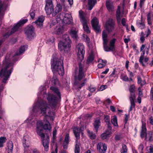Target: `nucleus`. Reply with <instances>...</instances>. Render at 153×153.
I'll return each instance as SVG.
<instances>
[{
    "label": "nucleus",
    "instance_id": "33",
    "mask_svg": "<svg viewBox=\"0 0 153 153\" xmlns=\"http://www.w3.org/2000/svg\"><path fill=\"white\" fill-rule=\"evenodd\" d=\"M57 72V71H56V72L55 73L53 72L54 74L53 76V78L52 79L51 82L54 85H55L59 83L58 79L57 78L55 74L56 73V72ZM57 72H58L57 71ZM58 73L59 74V73Z\"/></svg>",
    "mask_w": 153,
    "mask_h": 153
},
{
    "label": "nucleus",
    "instance_id": "30",
    "mask_svg": "<svg viewBox=\"0 0 153 153\" xmlns=\"http://www.w3.org/2000/svg\"><path fill=\"white\" fill-rule=\"evenodd\" d=\"M137 25L138 27L142 29L145 28V25L144 22L143 21L142 17H141V21H138L137 22Z\"/></svg>",
    "mask_w": 153,
    "mask_h": 153
},
{
    "label": "nucleus",
    "instance_id": "61",
    "mask_svg": "<svg viewBox=\"0 0 153 153\" xmlns=\"http://www.w3.org/2000/svg\"><path fill=\"white\" fill-rule=\"evenodd\" d=\"M23 146L25 148V151L27 152L28 151V148L29 147V146H27L25 143H23Z\"/></svg>",
    "mask_w": 153,
    "mask_h": 153
},
{
    "label": "nucleus",
    "instance_id": "13",
    "mask_svg": "<svg viewBox=\"0 0 153 153\" xmlns=\"http://www.w3.org/2000/svg\"><path fill=\"white\" fill-rule=\"evenodd\" d=\"M36 132L37 134L40 136L41 139L45 137V135L43 133V130L42 129L43 123L41 121L37 122L36 124Z\"/></svg>",
    "mask_w": 153,
    "mask_h": 153
},
{
    "label": "nucleus",
    "instance_id": "36",
    "mask_svg": "<svg viewBox=\"0 0 153 153\" xmlns=\"http://www.w3.org/2000/svg\"><path fill=\"white\" fill-rule=\"evenodd\" d=\"M57 133V129L56 127H54L53 128V137L52 142L54 143L55 140L56 138V134Z\"/></svg>",
    "mask_w": 153,
    "mask_h": 153
},
{
    "label": "nucleus",
    "instance_id": "45",
    "mask_svg": "<svg viewBox=\"0 0 153 153\" xmlns=\"http://www.w3.org/2000/svg\"><path fill=\"white\" fill-rule=\"evenodd\" d=\"M120 11L119 9H118L117 11L116 12V17L117 18V21L118 22H120Z\"/></svg>",
    "mask_w": 153,
    "mask_h": 153
},
{
    "label": "nucleus",
    "instance_id": "9",
    "mask_svg": "<svg viewBox=\"0 0 153 153\" xmlns=\"http://www.w3.org/2000/svg\"><path fill=\"white\" fill-rule=\"evenodd\" d=\"M77 50V56L79 60L82 61L84 58L85 51L84 45L82 43L79 44L76 46Z\"/></svg>",
    "mask_w": 153,
    "mask_h": 153
},
{
    "label": "nucleus",
    "instance_id": "34",
    "mask_svg": "<svg viewBox=\"0 0 153 153\" xmlns=\"http://www.w3.org/2000/svg\"><path fill=\"white\" fill-rule=\"evenodd\" d=\"M88 134L90 138L91 139H95L96 138V135L92 132L89 130H87Z\"/></svg>",
    "mask_w": 153,
    "mask_h": 153
},
{
    "label": "nucleus",
    "instance_id": "64",
    "mask_svg": "<svg viewBox=\"0 0 153 153\" xmlns=\"http://www.w3.org/2000/svg\"><path fill=\"white\" fill-rule=\"evenodd\" d=\"M150 98L151 99L153 100V90H152V88H151V90L150 92Z\"/></svg>",
    "mask_w": 153,
    "mask_h": 153
},
{
    "label": "nucleus",
    "instance_id": "10",
    "mask_svg": "<svg viewBox=\"0 0 153 153\" xmlns=\"http://www.w3.org/2000/svg\"><path fill=\"white\" fill-rule=\"evenodd\" d=\"M107 36L108 35L106 32L105 30L103 31L102 33V38L103 40L104 48L105 51L108 52L112 51L113 49L112 48L110 47H109L107 45L108 42Z\"/></svg>",
    "mask_w": 153,
    "mask_h": 153
},
{
    "label": "nucleus",
    "instance_id": "23",
    "mask_svg": "<svg viewBox=\"0 0 153 153\" xmlns=\"http://www.w3.org/2000/svg\"><path fill=\"white\" fill-rule=\"evenodd\" d=\"M62 10V7L60 4H57L55 7L54 11H53L52 15L53 16H55L56 14L61 11Z\"/></svg>",
    "mask_w": 153,
    "mask_h": 153
},
{
    "label": "nucleus",
    "instance_id": "12",
    "mask_svg": "<svg viewBox=\"0 0 153 153\" xmlns=\"http://www.w3.org/2000/svg\"><path fill=\"white\" fill-rule=\"evenodd\" d=\"M9 0H4L3 1L2 4H1L2 1L0 0V21H1L2 17L4 15V11L8 6Z\"/></svg>",
    "mask_w": 153,
    "mask_h": 153
},
{
    "label": "nucleus",
    "instance_id": "41",
    "mask_svg": "<svg viewBox=\"0 0 153 153\" xmlns=\"http://www.w3.org/2000/svg\"><path fill=\"white\" fill-rule=\"evenodd\" d=\"M135 97V93H130V95L129 97L130 102H135L134 100Z\"/></svg>",
    "mask_w": 153,
    "mask_h": 153
},
{
    "label": "nucleus",
    "instance_id": "48",
    "mask_svg": "<svg viewBox=\"0 0 153 153\" xmlns=\"http://www.w3.org/2000/svg\"><path fill=\"white\" fill-rule=\"evenodd\" d=\"M143 146L142 143L140 144L138 147V149L140 153H143Z\"/></svg>",
    "mask_w": 153,
    "mask_h": 153
},
{
    "label": "nucleus",
    "instance_id": "53",
    "mask_svg": "<svg viewBox=\"0 0 153 153\" xmlns=\"http://www.w3.org/2000/svg\"><path fill=\"white\" fill-rule=\"evenodd\" d=\"M97 3V0H88V4L95 5Z\"/></svg>",
    "mask_w": 153,
    "mask_h": 153
},
{
    "label": "nucleus",
    "instance_id": "39",
    "mask_svg": "<svg viewBox=\"0 0 153 153\" xmlns=\"http://www.w3.org/2000/svg\"><path fill=\"white\" fill-rule=\"evenodd\" d=\"M94 59V56L92 54H90L88 57L87 62V63L89 64Z\"/></svg>",
    "mask_w": 153,
    "mask_h": 153
},
{
    "label": "nucleus",
    "instance_id": "47",
    "mask_svg": "<svg viewBox=\"0 0 153 153\" xmlns=\"http://www.w3.org/2000/svg\"><path fill=\"white\" fill-rule=\"evenodd\" d=\"M116 41L115 39H113L110 42V45L111 48H112L113 50L114 48V45Z\"/></svg>",
    "mask_w": 153,
    "mask_h": 153
},
{
    "label": "nucleus",
    "instance_id": "27",
    "mask_svg": "<svg viewBox=\"0 0 153 153\" xmlns=\"http://www.w3.org/2000/svg\"><path fill=\"white\" fill-rule=\"evenodd\" d=\"M111 132L108 130L106 131L105 132L102 134L101 135L102 139L103 140L108 139L110 137Z\"/></svg>",
    "mask_w": 153,
    "mask_h": 153
},
{
    "label": "nucleus",
    "instance_id": "1",
    "mask_svg": "<svg viewBox=\"0 0 153 153\" xmlns=\"http://www.w3.org/2000/svg\"><path fill=\"white\" fill-rule=\"evenodd\" d=\"M38 106V104H36L33 108V111L34 112L40 113L42 115H45L48 117H52L53 113L51 111L50 108L48 107V104L46 102L42 101L40 103Z\"/></svg>",
    "mask_w": 153,
    "mask_h": 153
},
{
    "label": "nucleus",
    "instance_id": "35",
    "mask_svg": "<svg viewBox=\"0 0 153 153\" xmlns=\"http://www.w3.org/2000/svg\"><path fill=\"white\" fill-rule=\"evenodd\" d=\"M86 81V79H84V82L80 84H77L76 82H75L74 84L75 88H79V89H81L82 87L84 86L85 85V83Z\"/></svg>",
    "mask_w": 153,
    "mask_h": 153
},
{
    "label": "nucleus",
    "instance_id": "50",
    "mask_svg": "<svg viewBox=\"0 0 153 153\" xmlns=\"http://www.w3.org/2000/svg\"><path fill=\"white\" fill-rule=\"evenodd\" d=\"M69 135L68 134H66L64 140V142L65 143H69Z\"/></svg>",
    "mask_w": 153,
    "mask_h": 153
},
{
    "label": "nucleus",
    "instance_id": "24",
    "mask_svg": "<svg viewBox=\"0 0 153 153\" xmlns=\"http://www.w3.org/2000/svg\"><path fill=\"white\" fill-rule=\"evenodd\" d=\"M64 31V28L62 26H57L55 30V32L57 34H62Z\"/></svg>",
    "mask_w": 153,
    "mask_h": 153
},
{
    "label": "nucleus",
    "instance_id": "2",
    "mask_svg": "<svg viewBox=\"0 0 153 153\" xmlns=\"http://www.w3.org/2000/svg\"><path fill=\"white\" fill-rule=\"evenodd\" d=\"M51 60V67L52 71L55 73L58 72L59 75L63 76L64 74V68L63 63L62 61H59L57 58H55Z\"/></svg>",
    "mask_w": 153,
    "mask_h": 153
},
{
    "label": "nucleus",
    "instance_id": "17",
    "mask_svg": "<svg viewBox=\"0 0 153 153\" xmlns=\"http://www.w3.org/2000/svg\"><path fill=\"white\" fill-rule=\"evenodd\" d=\"M97 150L100 153H105L107 149L106 145L103 143H99L97 146Z\"/></svg>",
    "mask_w": 153,
    "mask_h": 153
},
{
    "label": "nucleus",
    "instance_id": "28",
    "mask_svg": "<svg viewBox=\"0 0 153 153\" xmlns=\"http://www.w3.org/2000/svg\"><path fill=\"white\" fill-rule=\"evenodd\" d=\"M44 20V18L42 16L40 17L34 23L37 25L39 26H42V23Z\"/></svg>",
    "mask_w": 153,
    "mask_h": 153
},
{
    "label": "nucleus",
    "instance_id": "15",
    "mask_svg": "<svg viewBox=\"0 0 153 153\" xmlns=\"http://www.w3.org/2000/svg\"><path fill=\"white\" fill-rule=\"evenodd\" d=\"M114 23L112 19H110L106 22L105 28L108 33L112 31L114 28Z\"/></svg>",
    "mask_w": 153,
    "mask_h": 153
},
{
    "label": "nucleus",
    "instance_id": "18",
    "mask_svg": "<svg viewBox=\"0 0 153 153\" xmlns=\"http://www.w3.org/2000/svg\"><path fill=\"white\" fill-rule=\"evenodd\" d=\"M42 144L44 147V149L45 151H47L49 149V137L47 135L46 138L45 137L42 138Z\"/></svg>",
    "mask_w": 153,
    "mask_h": 153
},
{
    "label": "nucleus",
    "instance_id": "63",
    "mask_svg": "<svg viewBox=\"0 0 153 153\" xmlns=\"http://www.w3.org/2000/svg\"><path fill=\"white\" fill-rule=\"evenodd\" d=\"M105 64L102 63H100L98 65V68H103L105 66Z\"/></svg>",
    "mask_w": 153,
    "mask_h": 153
},
{
    "label": "nucleus",
    "instance_id": "19",
    "mask_svg": "<svg viewBox=\"0 0 153 153\" xmlns=\"http://www.w3.org/2000/svg\"><path fill=\"white\" fill-rule=\"evenodd\" d=\"M77 29L74 27L71 28L69 31V33L72 37L74 39H76L77 37Z\"/></svg>",
    "mask_w": 153,
    "mask_h": 153
},
{
    "label": "nucleus",
    "instance_id": "29",
    "mask_svg": "<svg viewBox=\"0 0 153 153\" xmlns=\"http://www.w3.org/2000/svg\"><path fill=\"white\" fill-rule=\"evenodd\" d=\"M79 15L80 19V21L81 22L88 20L85 17V14L83 12L80 10L79 11Z\"/></svg>",
    "mask_w": 153,
    "mask_h": 153
},
{
    "label": "nucleus",
    "instance_id": "59",
    "mask_svg": "<svg viewBox=\"0 0 153 153\" xmlns=\"http://www.w3.org/2000/svg\"><path fill=\"white\" fill-rule=\"evenodd\" d=\"M69 143H65L63 142V148L65 149H67L68 145Z\"/></svg>",
    "mask_w": 153,
    "mask_h": 153
},
{
    "label": "nucleus",
    "instance_id": "7",
    "mask_svg": "<svg viewBox=\"0 0 153 153\" xmlns=\"http://www.w3.org/2000/svg\"><path fill=\"white\" fill-rule=\"evenodd\" d=\"M59 17L65 24H70L72 22V18L70 14L62 13L60 14Z\"/></svg>",
    "mask_w": 153,
    "mask_h": 153
},
{
    "label": "nucleus",
    "instance_id": "54",
    "mask_svg": "<svg viewBox=\"0 0 153 153\" xmlns=\"http://www.w3.org/2000/svg\"><path fill=\"white\" fill-rule=\"evenodd\" d=\"M121 79L125 82L129 81V78L127 75L122 76Z\"/></svg>",
    "mask_w": 153,
    "mask_h": 153
},
{
    "label": "nucleus",
    "instance_id": "4",
    "mask_svg": "<svg viewBox=\"0 0 153 153\" xmlns=\"http://www.w3.org/2000/svg\"><path fill=\"white\" fill-rule=\"evenodd\" d=\"M50 89L54 92L57 96L53 94H49L47 97V100L53 107L55 106L59 100L61 99V95L58 89L54 87H51Z\"/></svg>",
    "mask_w": 153,
    "mask_h": 153
},
{
    "label": "nucleus",
    "instance_id": "62",
    "mask_svg": "<svg viewBox=\"0 0 153 153\" xmlns=\"http://www.w3.org/2000/svg\"><path fill=\"white\" fill-rule=\"evenodd\" d=\"M4 113V111L1 110L0 112V120L3 118V115Z\"/></svg>",
    "mask_w": 153,
    "mask_h": 153
},
{
    "label": "nucleus",
    "instance_id": "37",
    "mask_svg": "<svg viewBox=\"0 0 153 153\" xmlns=\"http://www.w3.org/2000/svg\"><path fill=\"white\" fill-rule=\"evenodd\" d=\"M6 140L7 139L5 137H0V148L3 146L4 143L6 142Z\"/></svg>",
    "mask_w": 153,
    "mask_h": 153
},
{
    "label": "nucleus",
    "instance_id": "11",
    "mask_svg": "<svg viewBox=\"0 0 153 153\" xmlns=\"http://www.w3.org/2000/svg\"><path fill=\"white\" fill-rule=\"evenodd\" d=\"M45 10L48 15L52 13L53 11L54 6L53 4L52 0H46Z\"/></svg>",
    "mask_w": 153,
    "mask_h": 153
},
{
    "label": "nucleus",
    "instance_id": "21",
    "mask_svg": "<svg viewBox=\"0 0 153 153\" xmlns=\"http://www.w3.org/2000/svg\"><path fill=\"white\" fill-rule=\"evenodd\" d=\"M44 120L45 121V123L44 126L43 125L42 128L43 127L45 130H48L49 131H51V127L49 122L48 121L47 117L45 116Z\"/></svg>",
    "mask_w": 153,
    "mask_h": 153
},
{
    "label": "nucleus",
    "instance_id": "5",
    "mask_svg": "<svg viewBox=\"0 0 153 153\" xmlns=\"http://www.w3.org/2000/svg\"><path fill=\"white\" fill-rule=\"evenodd\" d=\"M142 126L140 136L142 138L145 136V140L151 142L153 141V133L151 131H148L146 133L147 129L146 127V123L142 120Z\"/></svg>",
    "mask_w": 153,
    "mask_h": 153
},
{
    "label": "nucleus",
    "instance_id": "44",
    "mask_svg": "<svg viewBox=\"0 0 153 153\" xmlns=\"http://www.w3.org/2000/svg\"><path fill=\"white\" fill-rule=\"evenodd\" d=\"M127 149L126 146L123 144L122 145V149L121 150V153H127Z\"/></svg>",
    "mask_w": 153,
    "mask_h": 153
},
{
    "label": "nucleus",
    "instance_id": "58",
    "mask_svg": "<svg viewBox=\"0 0 153 153\" xmlns=\"http://www.w3.org/2000/svg\"><path fill=\"white\" fill-rule=\"evenodd\" d=\"M148 151L150 153H153V146L152 145H151L149 147Z\"/></svg>",
    "mask_w": 153,
    "mask_h": 153
},
{
    "label": "nucleus",
    "instance_id": "42",
    "mask_svg": "<svg viewBox=\"0 0 153 153\" xmlns=\"http://www.w3.org/2000/svg\"><path fill=\"white\" fill-rule=\"evenodd\" d=\"M142 53L141 54V56H140L139 59V62L143 66H144L145 65L143 63V61L144 58L143 56L145 54V52L144 51H142Z\"/></svg>",
    "mask_w": 153,
    "mask_h": 153
},
{
    "label": "nucleus",
    "instance_id": "55",
    "mask_svg": "<svg viewBox=\"0 0 153 153\" xmlns=\"http://www.w3.org/2000/svg\"><path fill=\"white\" fill-rule=\"evenodd\" d=\"M109 117L108 115H106L105 116L104 120H105V122L107 123H110V120H109Z\"/></svg>",
    "mask_w": 153,
    "mask_h": 153
},
{
    "label": "nucleus",
    "instance_id": "32",
    "mask_svg": "<svg viewBox=\"0 0 153 153\" xmlns=\"http://www.w3.org/2000/svg\"><path fill=\"white\" fill-rule=\"evenodd\" d=\"M76 145L75 148V153H79L80 151V143L77 140H76Z\"/></svg>",
    "mask_w": 153,
    "mask_h": 153
},
{
    "label": "nucleus",
    "instance_id": "51",
    "mask_svg": "<svg viewBox=\"0 0 153 153\" xmlns=\"http://www.w3.org/2000/svg\"><path fill=\"white\" fill-rule=\"evenodd\" d=\"M87 22L88 20L81 22L82 24L84 29L88 27L87 25Z\"/></svg>",
    "mask_w": 153,
    "mask_h": 153
},
{
    "label": "nucleus",
    "instance_id": "43",
    "mask_svg": "<svg viewBox=\"0 0 153 153\" xmlns=\"http://www.w3.org/2000/svg\"><path fill=\"white\" fill-rule=\"evenodd\" d=\"M7 147L8 150H13V143L11 141H9L7 143Z\"/></svg>",
    "mask_w": 153,
    "mask_h": 153
},
{
    "label": "nucleus",
    "instance_id": "31",
    "mask_svg": "<svg viewBox=\"0 0 153 153\" xmlns=\"http://www.w3.org/2000/svg\"><path fill=\"white\" fill-rule=\"evenodd\" d=\"M153 17V15L151 12H149L147 15V20L148 24L151 25L152 24V18Z\"/></svg>",
    "mask_w": 153,
    "mask_h": 153
},
{
    "label": "nucleus",
    "instance_id": "52",
    "mask_svg": "<svg viewBox=\"0 0 153 153\" xmlns=\"http://www.w3.org/2000/svg\"><path fill=\"white\" fill-rule=\"evenodd\" d=\"M131 105L130 108L129 109L128 111L129 112L131 111L133 108H134L135 106V102H130Z\"/></svg>",
    "mask_w": 153,
    "mask_h": 153
},
{
    "label": "nucleus",
    "instance_id": "46",
    "mask_svg": "<svg viewBox=\"0 0 153 153\" xmlns=\"http://www.w3.org/2000/svg\"><path fill=\"white\" fill-rule=\"evenodd\" d=\"M129 90L130 93H135V87L134 85H132L130 86Z\"/></svg>",
    "mask_w": 153,
    "mask_h": 153
},
{
    "label": "nucleus",
    "instance_id": "60",
    "mask_svg": "<svg viewBox=\"0 0 153 153\" xmlns=\"http://www.w3.org/2000/svg\"><path fill=\"white\" fill-rule=\"evenodd\" d=\"M85 41L87 44H89L90 42V39L88 38L87 36H86L85 38Z\"/></svg>",
    "mask_w": 153,
    "mask_h": 153
},
{
    "label": "nucleus",
    "instance_id": "25",
    "mask_svg": "<svg viewBox=\"0 0 153 153\" xmlns=\"http://www.w3.org/2000/svg\"><path fill=\"white\" fill-rule=\"evenodd\" d=\"M27 46H21L19 49V51H17L14 56H18L19 55L25 52V50L27 48Z\"/></svg>",
    "mask_w": 153,
    "mask_h": 153
},
{
    "label": "nucleus",
    "instance_id": "8",
    "mask_svg": "<svg viewBox=\"0 0 153 153\" xmlns=\"http://www.w3.org/2000/svg\"><path fill=\"white\" fill-rule=\"evenodd\" d=\"M34 28L31 25H28L25 30V33L28 40H30L33 38L35 36L34 33Z\"/></svg>",
    "mask_w": 153,
    "mask_h": 153
},
{
    "label": "nucleus",
    "instance_id": "3",
    "mask_svg": "<svg viewBox=\"0 0 153 153\" xmlns=\"http://www.w3.org/2000/svg\"><path fill=\"white\" fill-rule=\"evenodd\" d=\"M62 39L63 40L58 43L59 49L60 51H64L67 52L71 48V41L67 34L63 35Z\"/></svg>",
    "mask_w": 153,
    "mask_h": 153
},
{
    "label": "nucleus",
    "instance_id": "14",
    "mask_svg": "<svg viewBox=\"0 0 153 153\" xmlns=\"http://www.w3.org/2000/svg\"><path fill=\"white\" fill-rule=\"evenodd\" d=\"M83 67L81 63L79 64V71L77 75L75 76V79L76 81L81 80L85 76L84 72L83 71Z\"/></svg>",
    "mask_w": 153,
    "mask_h": 153
},
{
    "label": "nucleus",
    "instance_id": "26",
    "mask_svg": "<svg viewBox=\"0 0 153 153\" xmlns=\"http://www.w3.org/2000/svg\"><path fill=\"white\" fill-rule=\"evenodd\" d=\"M100 120L99 119H97L95 120L94 123V126L96 132H97L100 126Z\"/></svg>",
    "mask_w": 153,
    "mask_h": 153
},
{
    "label": "nucleus",
    "instance_id": "57",
    "mask_svg": "<svg viewBox=\"0 0 153 153\" xmlns=\"http://www.w3.org/2000/svg\"><path fill=\"white\" fill-rule=\"evenodd\" d=\"M143 33L142 32L141 35V37L140 38V40L142 43H143L145 40V37H144L143 36Z\"/></svg>",
    "mask_w": 153,
    "mask_h": 153
},
{
    "label": "nucleus",
    "instance_id": "22",
    "mask_svg": "<svg viewBox=\"0 0 153 153\" xmlns=\"http://www.w3.org/2000/svg\"><path fill=\"white\" fill-rule=\"evenodd\" d=\"M81 131V128H79L77 127H75L73 128V131L74 135L76 140H77L80 138V134Z\"/></svg>",
    "mask_w": 153,
    "mask_h": 153
},
{
    "label": "nucleus",
    "instance_id": "56",
    "mask_svg": "<svg viewBox=\"0 0 153 153\" xmlns=\"http://www.w3.org/2000/svg\"><path fill=\"white\" fill-rule=\"evenodd\" d=\"M138 91L139 92L138 96L142 97L143 96V93L142 91L141 90V89L140 87H139L138 89Z\"/></svg>",
    "mask_w": 153,
    "mask_h": 153
},
{
    "label": "nucleus",
    "instance_id": "16",
    "mask_svg": "<svg viewBox=\"0 0 153 153\" xmlns=\"http://www.w3.org/2000/svg\"><path fill=\"white\" fill-rule=\"evenodd\" d=\"M91 22L93 27L97 32H99L100 30V26L99 25V21L96 17L92 20Z\"/></svg>",
    "mask_w": 153,
    "mask_h": 153
},
{
    "label": "nucleus",
    "instance_id": "20",
    "mask_svg": "<svg viewBox=\"0 0 153 153\" xmlns=\"http://www.w3.org/2000/svg\"><path fill=\"white\" fill-rule=\"evenodd\" d=\"M106 5L108 10L109 11H112L114 10V7L113 2L111 0H109L106 1Z\"/></svg>",
    "mask_w": 153,
    "mask_h": 153
},
{
    "label": "nucleus",
    "instance_id": "40",
    "mask_svg": "<svg viewBox=\"0 0 153 153\" xmlns=\"http://www.w3.org/2000/svg\"><path fill=\"white\" fill-rule=\"evenodd\" d=\"M137 83L140 84L141 86L145 84L146 82L145 80L142 81L141 78L139 76L137 77Z\"/></svg>",
    "mask_w": 153,
    "mask_h": 153
},
{
    "label": "nucleus",
    "instance_id": "38",
    "mask_svg": "<svg viewBox=\"0 0 153 153\" xmlns=\"http://www.w3.org/2000/svg\"><path fill=\"white\" fill-rule=\"evenodd\" d=\"M112 123L114 126H118L117 123V119L116 116H114V118L111 120Z\"/></svg>",
    "mask_w": 153,
    "mask_h": 153
},
{
    "label": "nucleus",
    "instance_id": "6",
    "mask_svg": "<svg viewBox=\"0 0 153 153\" xmlns=\"http://www.w3.org/2000/svg\"><path fill=\"white\" fill-rule=\"evenodd\" d=\"M28 20L27 19H23L20 20L17 23L14 25L10 31L5 33L3 36L5 38H7L9 36L17 31L19 27L22 25L26 23Z\"/></svg>",
    "mask_w": 153,
    "mask_h": 153
},
{
    "label": "nucleus",
    "instance_id": "49",
    "mask_svg": "<svg viewBox=\"0 0 153 153\" xmlns=\"http://www.w3.org/2000/svg\"><path fill=\"white\" fill-rule=\"evenodd\" d=\"M35 11L33 9H31L30 11V15L32 19H33L35 15Z\"/></svg>",
    "mask_w": 153,
    "mask_h": 153
}]
</instances>
